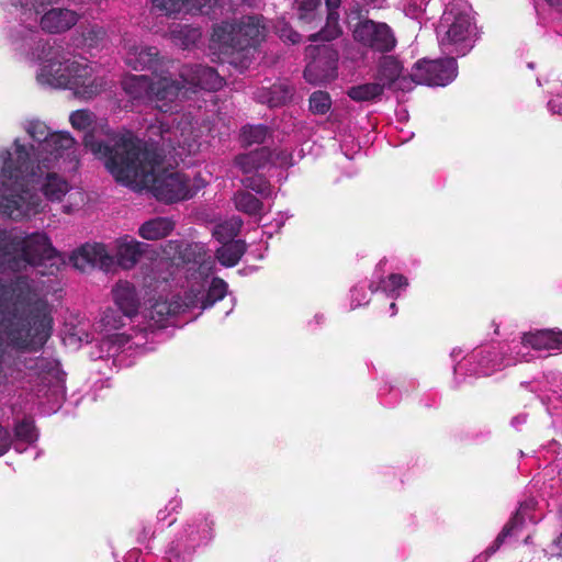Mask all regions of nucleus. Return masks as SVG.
<instances>
[{"label":"nucleus","mask_w":562,"mask_h":562,"mask_svg":"<svg viewBox=\"0 0 562 562\" xmlns=\"http://www.w3.org/2000/svg\"><path fill=\"white\" fill-rule=\"evenodd\" d=\"M83 145L104 160L105 168L117 182L125 184L140 181L150 187L157 200L175 203L193 198L189 178L180 172L156 173L164 157L158 148L136 137L117 136L105 143L86 133Z\"/></svg>","instance_id":"1"},{"label":"nucleus","mask_w":562,"mask_h":562,"mask_svg":"<svg viewBox=\"0 0 562 562\" xmlns=\"http://www.w3.org/2000/svg\"><path fill=\"white\" fill-rule=\"evenodd\" d=\"M47 301L36 297L25 277L0 280V383L14 362L10 348L38 351L53 333Z\"/></svg>","instance_id":"2"},{"label":"nucleus","mask_w":562,"mask_h":562,"mask_svg":"<svg viewBox=\"0 0 562 562\" xmlns=\"http://www.w3.org/2000/svg\"><path fill=\"white\" fill-rule=\"evenodd\" d=\"M14 150L0 153V184L4 193L1 196L2 212L14 221L22 220L32 211L26 202L29 186L34 178L32 162L26 147L18 139L14 140Z\"/></svg>","instance_id":"3"},{"label":"nucleus","mask_w":562,"mask_h":562,"mask_svg":"<svg viewBox=\"0 0 562 562\" xmlns=\"http://www.w3.org/2000/svg\"><path fill=\"white\" fill-rule=\"evenodd\" d=\"M436 33L443 54L467 56L480 38L471 4L467 0L450 1L443 10Z\"/></svg>","instance_id":"4"},{"label":"nucleus","mask_w":562,"mask_h":562,"mask_svg":"<svg viewBox=\"0 0 562 562\" xmlns=\"http://www.w3.org/2000/svg\"><path fill=\"white\" fill-rule=\"evenodd\" d=\"M362 10L353 5V71L357 68L373 69L376 58L392 53L397 40L392 27L385 22L363 18Z\"/></svg>","instance_id":"5"},{"label":"nucleus","mask_w":562,"mask_h":562,"mask_svg":"<svg viewBox=\"0 0 562 562\" xmlns=\"http://www.w3.org/2000/svg\"><path fill=\"white\" fill-rule=\"evenodd\" d=\"M265 35L263 18L246 15L238 22L218 25L212 37L223 46L225 54L232 55V64L247 68L251 61L250 53L256 50Z\"/></svg>","instance_id":"6"},{"label":"nucleus","mask_w":562,"mask_h":562,"mask_svg":"<svg viewBox=\"0 0 562 562\" xmlns=\"http://www.w3.org/2000/svg\"><path fill=\"white\" fill-rule=\"evenodd\" d=\"M450 359L456 386H459L468 378L490 376L513 363L512 358H507L501 342L474 348L467 355H463L462 349L453 348Z\"/></svg>","instance_id":"7"},{"label":"nucleus","mask_w":562,"mask_h":562,"mask_svg":"<svg viewBox=\"0 0 562 562\" xmlns=\"http://www.w3.org/2000/svg\"><path fill=\"white\" fill-rule=\"evenodd\" d=\"M37 80L43 85L72 90L77 97L85 100L92 99L105 88L102 79L91 78L90 66L76 60H68L65 65L55 63L44 65L37 75Z\"/></svg>","instance_id":"8"},{"label":"nucleus","mask_w":562,"mask_h":562,"mask_svg":"<svg viewBox=\"0 0 562 562\" xmlns=\"http://www.w3.org/2000/svg\"><path fill=\"white\" fill-rule=\"evenodd\" d=\"M538 458L549 460V464L543 472L536 479V485L542 480L540 492L542 496L562 495V445L557 440H551L542 446L537 452ZM560 514L562 515V504L560 505ZM562 550V532L552 542L549 549L544 550L547 555L561 557Z\"/></svg>","instance_id":"9"},{"label":"nucleus","mask_w":562,"mask_h":562,"mask_svg":"<svg viewBox=\"0 0 562 562\" xmlns=\"http://www.w3.org/2000/svg\"><path fill=\"white\" fill-rule=\"evenodd\" d=\"M537 512L538 502L533 497L520 502L516 513L504 525L493 542L483 552L474 557L472 562H487L502 548L512 547L516 543L527 521L537 524L541 520L542 516Z\"/></svg>","instance_id":"10"},{"label":"nucleus","mask_w":562,"mask_h":562,"mask_svg":"<svg viewBox=\"0 0 562 562\" xmlns=\"http://www.w3.org/2000/svg\"><path fill=\"white\" fill-rule=\"evenodd\" d=\"M305 56L311 60L304 69V78L312 85L333 81L338 75V52L327 44H311L305 48Z\"/></svg>","instance_id":"11"},{"label":"nucleus","mask_w":562,"mask_h":562,"mask_svg":"<svg viewBox=\"0 0 562 562\" xmlns=\"http://www.w3.org/2000/svg\"><path fill=\"white\" fill-rule=\"evenodd\" d=\"M414 87L425 85L429 87H446L458 76V63L454 55L445 58H422L412 67Z\"/></svg>","instance_id":"12"},{"label":"nucleus","mask_w":562,"mask_h":562,"mask_svg":"<svg viewBox=\"0 0 562 562\" xmlns=\"http://www.w3.org/2000/svg\"><path fill=\"white\" fill-rule=\"evenodd\" d=\"M373 67L376 69L375 79L386 89L408 92L414 89L412 71L405 74L403 63L391 53L380 55Z\"/></svg>","instance_id":"13"},{"label":"nucleus","mask_w":562,"mask_h":562,"mask_svg":"<svg viewBox=\"0 0 562 562\" xmlns=\"http://www.w3.org/2000/svg\"><path fill=\"white\" fill-rule=\"evenodd\" d=\"M19 254L24 261V269L27 266H40L44 260H50L56 257V249L53 247L48 236L45 233H32L19 235Z\"/></svg>","instance_id":"14"},{"label":"nucleus","mask_w":562,"mask_h":562,"mask_svg":"<svg viewBox=\"0 0 562 562\" xmlns=\"http://www.w3.org/2000/svg\"><path fill=\"white\" fill-rule=\"evenodd\" d=\"M520 384L531 392L540 391L551 394L538 395L550 415H553L554 411L562 404V372L558 370L543 372L541 381H526Z\"/></svg>","instance_id":"15"},{"label":"nucleus","mask_w":562,"mask_h":562,"mask_svg":"<svg viewBox=\"0 0 562 562\" xmlns=\"http://www.w3.org/2000/svg\"><path fill=\"white\" fill-rule=\"evenodd\" d=\"M183 86L180 81L170 77H160L157 80H151L149 101L155 103L158 111L172 113L177 108L175 102Z\"/></svg>","instance_id":"16"},{"label":"nucleus","mask_w":562,"mask_h":562,"mask_svg":"<svg viewBox=\"0 0 562 562\" xmlns=\"http://www.w3.org/2000/svg\"><path fill=\"white\" fill-rule=\"evenodd\" d=\"M409 286L408 279L401 273H390L387 277L380 279L376 286L373 283L369 284V291H364L361 297L353 296V307L362 306L369 303L371 294L380 291L387 299L398 300L405 295Z\"/></svg>","instance_id":"17"},{"label":"nucleus","mask_w":562,"mask_h":562,"mask_svg":"<svg viewBox=\"0 0 562 562\" xmlns=\"http://www.w3.org/2000/svg\"><path fill=\"white\" fill-rule=\"evenodd\" d=\"M517 348H531L532 352L538 351H562V330L542 329L531 333H524L519 341L514 342Z\"/></svg>","instance_id":"18"},{"label":"nucleus","mask_w":562,"mask_h":562,"mask_svg":"<svg viewBox=\"0 0 562 562\" xmlns=\"http://www.w3.org/2000/svg\"><path fill=\"white\" fill-rule=\"evenodd\" d=\"M79 15L76 11L65 8H50L42 12L40 26L45 33L60 34L77 24Z\"/></svg>","instance_id":"19"},{"label":"nucleus","mask_w":562,"mask_h":562,"mask_svg":"<svg viewBox=\"0 0 562 562\" xmlns=\"http://www.w3.org/2000/svg\"><path fill=\"white\" fill-rule=\"evenodd\" d=\"M18 237L12 232L0 229V272H19L24 269V261L19 254Z\"/></svg>","instance_id":"20"},{"label":"nucleus","mask_w":562,"mask_h":562,"mask_svg":"<svg viewBox=\"0 0 562 562\" xmlns=\"http://www.w3.org/2000/svg\"><path fill=\"white\" fill-rule=\"evenodd\" d=\"M181 77L189 85L207 91H216L224 85V80L217 71L213 67L205 65L186 67L181 72Z\"/></svg>","instance_id":"21"},{"label":"nucleus","mask_w":562,"mask_h":562,"mask_svg":"<svg viewBox=\"0 0 562 562\" xmlns=\"http://www.w3.org/2000/svg\"><path fill=\"white\" fill-rule=\"evenodd\" d=\"M126 64L138 71H150L158 74L162 68V59L155 46H139L131 48L125 57Z\"/></svg>","instance_id":"22"},{"label":"nucleus","mask_w":562,"mask_h":562,"mask_svg":"<svg viewBox=\"0 0 562 562\" xmlns=\"http://www.w3.org/2000/svg\"><path fill=\"white\" fill-rule=\"evenodd\" d=\"M113 301L117 310L126 318H133L138 314L140 299L134 284L120 281L112 289Z\"/></svg>","instance_id":"23"},{"label":"nucleus","mask_w":562,"mask_h":562,"mask_svg":"<svg viewBox=\"0 0 562 562\" xmlns=\"http://www.w3.org/2000/svg\"><path fill=\"white\" fill-rule=\"evenodd\" d=\"M74 259L75 266L80 269H85V265H90L108 272L114 265V258L108 254L102 244L83 245Z\"/></svg>","instance_id":"24"},{"label":"nucleus","mask_w":562,"mask_h":562,"mask_svg":"<svg viewBox=\"0 0 562 562\" xmlns=\"http://www.w3.org/2000/svg\"><path fill=\"white\" fill-rule=\"evenodd\" d=\"M327 8L326 24L316 33L308 36V41L312 43L330 42L338 38L342 34L341 26L339 25V13L338 8L341 4V0H325Z\"/></svg>","instance_id":"25"},{"label":"nucleus","mask_w":562,"mask_h":562,"mask_svg":"<svg viewBox=\"0 0 562 562\" xmlns=\"http://www.w3.org/2000/svg\"><path fill=\"white\" fill-rule=\"evenodd\" d=\"M273 161V151L269 147H260L235 157V165L243 173L258 172L270 167Z\"/></svg>","instance_id":"26"},{"label":"nucleus","mask_w":562,"mask_h":562,"mask_svg":"<svg viewBox=\"0 0 562 562\" xmlns=\"http://www.w3.org/2000/svg\"><path fill=\"white\" fill-rule=\"evenodd\" d=\"M293 97V89L288 83H274L255 91V99L270 109L285 105Z\"/></svg>","instance_id":"27"},{"label":"nucleus","mask_w":562,"mask_h":562,"mask_svg":"<svg viewBox=\"0 0 562 562\" xmlns=\"http://www.w3.org/2000/svg\"><path fill=\"white\" fill-rule=\"evenodd\" d=\"M175 229V222L168 217H155L143 223L138 235L146 240H158L167 237Z\"/></svg>","instance_id":"28"},{"label":"nucleus","mask_w":562,"mask_h":562,"mask_svg":"<svg viewBox=\"0 0 562 562\" xmlns=\"http://www.w3.org/2000/svg\"><path fill=\"white\" fill-rule=\"evenodd\" d=\"M146 245L137 240H121L117 244L116 260L124 269L133 268L145 250Z\"/></svg>","instance_id":"29"},{"label":"nucleus","mask_w":562,"mask_h":562,"mask_svg":"<svg viewBox=\"0 0 562 562\" xmlns=\"http://www.w3.org/2000/svg\"><path fill=\"white\" fill-rule=\"evenodd\" d=\"M122 89L133 101H149L151 80L145 75H132L122 80Z\"/></svg>","instance_id":"30"},{"label":"nucleus","mask_w":562,"mask_h":562,"mask_svg":"<svg viewBox=\"0 0 562 562\" xmlns=\"http://www.w3.org/2000/svg\"><path fill=\"white\" fill-rule=\"evenodd\" d=\"M247 251V244L244 239H237L228 243H223L215 252L217 261L227 268L238 265L245 252Z\"/></svg>","instance_id":"31"},{"label":"nucleus","mask_w":562,"mask_h":562,"mask_svg":"<svg viewBox=\"0 0 562 562\" xmlns=\"http://www.w3.org/2000/svg\"><path fill=\"white\" fill-rule=\"evenodd\" d=\"M415 387V381L403 382L401 385H393L384 382L378 391V397L382 405L393 407L400 403L403 394H408L409 390Z\"/></svg>","instance_id":"32"},{"label":"nucleus","mask_w":562,"mask_h":562,"mask_svg":"<svg viewBox=\"0 0 562 562\" xmlns=\"http://www.w3.org/2000/svg\"><path fill=\"white\" fill-rule=\"evenodd\" d=\"M233 202L237 211L249 216H261L263 203L247 190H237L234 193Z\"/></svg>","instance_id":"33"},{"label":"nucleus","mask_w":562,"mask_h":562,"mask_svg":"<svg viewBox=\"0 0 562 562\" xmlns=\"http://www.w3.org/2000/svg\"><path fill=\"white\" fill-rule=\"evenodd\" d=\"M75 139L68 132H55L45 139L42 150L54 156H63L65 150L72 148Z\"/></svg>","instance_id":"34"},{"label":"nucleus","mask_w":562,"mask_h":562,"mask_svg":"<svg viewBox=\"0 0 562 562\" xmlns=\"http://www.w3.org/2000/svg\"><path fill=\"white\" fill-rule=\"evenodd\" d=\"M321 0H301L297 5V18L303 24L315 27L322 21Z\"/></svg>","instance_id":"35"},{"label":"nucleus","mask_w":562,"mask_h":562,"mask_svg":"<svg viewBox=\"0 0 562 562\" xmlns=\"http://www.w3.org/2000/svg\"><path fill=\"white\" fill-rule=\"evenodd\" d=\"M69 190L68 182L55 172L47 173L42 187L44 195L50 201H61Z\"/></svg>","instance_id":"36"},{"label":"nucleus","mask_w":562,"mask_h":562,"mask_svg":"<svg viewBox=\"0 0 562 562\" xmlns=\"http://www.w3.org/2000/svg\"><path fill=\"white\" fill-rule=\"evenodd\" d=\"M243 220L239 216H233L223 223L217 224L213 229V236L221 244L236 240L243 227Z\"/></svg>","instance_id":"37"},{"label":"nucleus","mask_w":562,"mask_h":562,"mask_svg":"<svg viewBox=\"0 0 562 562\" xmlns=\"http://www.w3.org/2000/svg\"><path fill=\"white\" fill-rule=\"evenodd\" d=\"M272 131L263 124L251 125L247 124L240 130V140L244 146H251L255 144H263L266 139L271 136Z\"/></svg>","instance_id":"38"},{"label":"nucleus","mask_w":562,"mask_h":562,"mask_svg":"<svg viewBox=\"0 0 562 562\" xmlns=\"http://www.w3.org/2000/svg\"><path fill=\"white\" fill-rule=\"evenodd\" d=\"M227 283L220 277H214L205 295L201 300V308L212 307L218 301H222L227 294Z\"/></svg>","instance_id":"39"},{"label":"nucleus","mask_w":562,"mask_h":562,"mask_svg":"<svg viewBox=\"0 0 562 562\" xmlns=\"http://www.w3.org/2000/svg\"><path fill=\"white\" fill-rule=\"evenodd\" d=\"M386 88L379 80L353 86V101L380 100Z\"/></svg>","instance_id":"40"},{"label":"nucleus","mask_w":562,"mask_h":562,"mask_svg":"<svg viewBox=\"0 0 562 562\" xmlns=\"http://www.w3.org/2000/svg\"><path fill=\"white\" fill-rule=\"evenodd\" d=\"M250 176L241 179V184L245 189L251 190L259 194L261 198L266 199L272 194V186L270 181L258 172L249 173Z\"/></svg>","instance_id":"41"},{"label":"nucleus","mask_w":562,"mask_h":562,"mask_svg":"<svg viewBox=\"0 0 562 562\" xmlns=\"http://www.w3.org/2000/svg\"><path fill=\"white\" fill-rule=\"evenodd\" d=\"M515 341H519V339H513L510 342H501V346L504 347V350L507 353V358H512L513 360L512 366L517 362H530L536 358L531 348H515Z\"/></svg>","instance_id":"42"},{"label":"nucleus","mask_w":562,"mask_h":562,"mask_svg":"<svg viewBox=\"0 0 562 562\" xmlns=\"http://www.w3.org/2000/svg\"><path fill=\"white\" fill-rule=\"evenodd\" d=\"M170 311V304L167 300H158L151 305L149 317L158 327H165L166 322L171 317Z\"/></svg>","instance_id":"43"},{"label":"nucleus","mask_w":562,"mask_h":562,"mask_svg":"<svg viewBox=\"0 0 562 562\" xmlns=\"http://www.w3.org/2000/svg\"><path fill=\"white\" fill-rule=\"evenodd\" d=\"M26 368L34 370L37 374H53L57 371L58 362L50 358L36 357L26 362Z\"/></svg>","instance_id":"44"},{"label":"nucleus","mask_w":562,"mask_h":562,"mask_svg":"<svg viewBox=\"0 0 562 562\" xmlns=\"http://www.w3.org/2000/svg\"><path fill=\"white\" fill-rule=\"evenodd\" d=\"M310 110L314 114H325L329 111L331 101L327 92L315 91L310 97Z\"/></svg>","instance_id":"45"},{"label":"nucleus","mask_w":562,"mask_h":562,"mask_svg":"<svg viewBox=\"0 0 562 562\" xmlns=\"http://www.w3.org/2000/svg\"><path fill=\"white\" fill-rule=\"evenodd\" d=\"M14 5L20 8L23 14L38 15L52 5V0H18Z\"/></svg>","instance_id":"46"},{"label":"nucleus","mask_w":562,"mask_h":562,"mask_svg":"<svg viewBox=\"0 0 562 562\" xmlns=\"http://www.w3.org/2000/svg\"><path fill=\"white\" fill-rule=\"evenodd\" d=\"M14 435L16 439L27 443L35 441L37 438L33 422L26 418L15 425Z\"/></svg>","instance_id":"47"},{"label":"nucleus","mask_w":562,"mask_h":562,"mask_svg":"<svg viewBox=\"0 0 562 562\" xmlns=\"http://www.w3.org/2000/svg\"><path fill=\"white\" fill-rule=\"evenodd\" d=\"M189 245L184 247L182 241L170 240L165 251L172 256L173 259H179L184 263H189L193 260L192 255L189 252Z\"/></svg>","instance_id":"48"},{"label":"nucleus","mask_w":562,"mask_h":562,"mask_svg":"<svg viewBox=\"0 0 562 562\" xmlns=\"http://www.w3.org/2000/svg\"><path fill=\"white\" fill-rule=\"evenodd\" d=\"M181 137L182 139L178 140L179 146L187 148L189 153L195 151L198 149L199 145L193 133V127L188 120H186L184 126L181 127Z\"/></svg>","instance_id":"49"},{"label":"nucleus","mask_w":562,"mask_h":562,"mask_svg":"<svg viewBox=\"0 0 562 562\" xmlns=\"http://www.w3.org/2000/svg\"><path fill=\"white\" fill-rule=\"evenodd\" d=\"M93 122V115L89 110H77L70 114V123L76 130H87Z\"/></svg>","instance_id":"50"},{"label":"nucleus","mask_w":562,"mask_h":562,"mask_svg":"<svg viewBox=\"0 0 562 562\" xmlns=\"http://www.w3.org/2000/svg\"><path fill=\"white\" fill-rule=\"evenodd\" d=\"M277 33L285 43L299 44L302 41V35L286 22L279 23Z\"/></svg>","instance_id":"51"},{"label":"nucleus","mask_w":562,"mask_h":562,"mask_svg":"<svg viewBox=\"0 0 562 562\" xmlns=\"http://www.w3.org/2000/svg\"><path fill=\"white\" fill-rule=\"evenodd\" d=\"M168 303L171 310L170 316H176L189 310L193 305V299L191 296H186V299L175 296L172 300L168 301Z\"/></svg>","instance_id":"52"},{"label":"nucleus","mask_w":562,"mask_h":562,"mask_svg":"<svg viewBox=\"0 0 562 562\" xmlns=\"http://www.w3.org/2000/svg\"><path fill=\"white\" fill-rule=\"evenodd\" d=\"M273 151V161L270 167L278 166L280 168H289L293 166V154L285 149L272 150Z\"/></svg>","instance_id":"53"},{"label":"nucleus","mask_w":562,"mask_h":562,"mask_svg":"<svg viewBox=\"0 0 562 562\" xmlns=\"http://www.w3.org/2000/svg\"><path fill=\"white\" fill-rule=\"evenodd\" d=\"M547 109L551 114L562 116V83L548 100Z\"/></svg>","instance_id":"54"},{"label":"nucleus","mask_w":562,"mask_h":562,"mask_svg":"<svg viewBox=\"0 0 562 562\" xmlns=\"http://www.w3.org/2000/svg\"><path fill=\"white\" fill-rule=\"evenodd\" d=\"M32 138L41 144V148L44 145L45 139L49 137L52 133L48 132L47 126L41 123L33 124L29 130Z\"/></svg>","instance_id":"55"},{"label":"nucleus","mask_w":562,"mask_h":562,"mask_svg":"<svg viewBox=\"0 0 562 562\" xmlns=\"http://www.w3.org/2000/svg\"><path fill=\"white\" fill-rule=\"evenodd\" d=\"M102 321L105 324V326H109L113 329H120L121 327H123L125 325L122 316H116V312L113 310H108L104 313Z\"/></svg>","instance_id":"56"},{"label":"nucleus","mask_w":562,"mask_h":562,"mask_svg":"<svg viewBox=\"0 0 562 562\" xmlns=\"http://www.w3.org/2000/svg\"><path fill=\"white\" fill-rule=\"evenodd\" d=\"M12 438L9 430L0 425V456H3L11 447Z\"/></svg>","instance_id":"57"},{"label":"nucleus","mask_w":562,"mask_h":562,"mask_svg":"<svg viewBox=\"0 0 562 562\" xmlns=\"http://www.w3.org/2000/svg\"><path fill=\"white\" fill-rule=\"evenodd\" d=\"M439 402L440 397L437 393H431L420 398V404L427 408L437 407L439 405Z\"/></svg>","instance_id":"58"},{"label":"nucleus","mask_w":562,"mask_h":562,"mask_svg":"<svg viewBox=\"0 0 562 562\" xmlns=\"http://www.w3.org/2000/svg\"><path fill=\"white\" fill-rule=\"evenodd\" d=\"M528 415L525 413H520L514 416L510 420V426L516 430H520L521 426L527 423Z\"/></svg>","instance_id":"59"},{"label":"nucleus","mask_w":562,"mask_h":562,"mask_svg":"<svg viewBox=\"0 0 562 562\" xmlns=\"http://www.w3.org/2000/svg\"><path fill=\"white\" fill-rule=\"evenodd\" d=\"M396 300H392V302L389 304V307L386 310V314H389V316L393 317L397 314L398 312V308H397V305L395 303Z\"/></svg>","instance_id":"60"},{"label":"nucleus","mask_w":562,"mask_h":562,"mask_svg":"<svg viewBox=\"0 0 562 562\" xmlns=\"http://www.w3.org/2000/svg\"><path fill=\"white\" fill-rule=\"evenodd\" d=\"M548 4L552 8H555L559 11H562V0H546Z\"/></svg>","instance_id":"61"},{"label":"nucleus","mask_w":562,"mask_h":562,"mask_svg":"<svg viewBox=\"0 0 562 562\" xmlns=\"http://www.w3.org/2000/svg\"><path fill=\"white\" fill-rule=\"evenodd\" d=\"M529 541H530V536L528 535L525 537L524 542L527 544V543H529Z\"/></svg>","instance_id":"62"},{"label":"nucleus","mask_w":562,"mask_h":562,"mask_svg":"<svg viewBox=\"0 0 562 562\" xmlns=\"http://www.w3.org/2000/svg\"><path fill=\"white\" fill-rule=\"evenodd\" d=\"M347 95L351 98V89L347 90Z\"/></svg>","instance_id":"63"},{"label":"nucleus","mask_w":562,"mask_h":562,"mask_svg":"<svg viewBox=\"0 0 562 562\" xmlns=\"http://www.w3.org/2000/svg\"><path fill=\"white\" fill-rule=\"evenodd\" d=\"M402 117H404V119L407 117V112L406 111H404V114H402Z\"/></svg>","instance_id":"64"}]
</instances>
